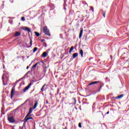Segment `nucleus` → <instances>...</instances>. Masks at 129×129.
I'll return each mask as SVG.
<instances>
[{"label": "nucleus", "instance_id": "473e14b6", "mask_svg": "<svg viewBox=\"0 0 129 129\" xmlns=\"http://www.w3.org/2000/svg\"><path fill=\"white\" fill-rule=\"evenodd\" d=\"M87 38V36H86V38Z\"/></svg>", "mask_w": 129, "mask_h": 129}, {"label": "nucleus", "instance_id": "9d476101", "mask_svg": "<svg viewBox=\"0 0 129 129\" xmlns=\"http://www.w3.org/2000/svg\"><path fill=\"white\" fill-rule=\"evenodd\" d=\"M21 33L19 32H16L14 37H18V36L21 35Z\"/></svg>", "mask_w": 129, "mask_h": 129}, {"label": "nucleus", "instance_id": "b1692460", "mask_svg": "<svg viewBox=\"0 0 129 129\" xmlns=\"http://www.w3.org/2000/svg\"><path fill=\"white\" fill-rule=\"evenodd\" d=\"M21 20L22 21H25V17H24V16L21 18Z\"/></svg>", "mask_w": 129, "mask_h": 129}, {"label": "nucleus", "instance_id": "aec40b11", "mask_svg": "<svg viewBox=\"0 0 129 129\" xmlns=\"http://www.w3.org/2000/svg\"><path fill=\"white\" fill-rule=\"evenodd\" d=\"M46 86V84H44L43 86H42V88L41 89V91L42 92H43L44 91V88Z\"/></svg>", "mask_w": 129, "mask_h": 129}, {"label": "nucleus", "instance_id": "7c9ffc66", "mask_svg": "<svg viewBox=\"0 0 129 129\" xmlns=\"http://www.w3.org/2000/svg\"><path fill=\"white\" fill-rule=\"evenodd\" d=\"M109 114V111H108V112L106 113V114Z\"/></svg>", "mask_w": 129, "mask_h": 129}, {"label": "nucleus", "instance_id": "a211bd4d", "mask_svg": "<svg viewBox=\"0 0 129 129\" xmlns=\"http://www.w3.org/2000/svg\"><path fill=\"white\" fill-rule=\"evenodd\" d=\"M90 11H92L93 13L94 12V8L92 7V6L90 7Z\"/></svg>", "mask_w": 129, "mask_h": 129}, {"label": "nucleus", "instance_id": "c756f323", "mask_svg": "<svg viewBox=\"0 0 129 129\" xmlns=\"http://www.w3.org/2000/svg\"><path fill=\"white\" fill-rule=\"evenodd\" d=\"M46 103L48 104V101H47V100H46Z\"/></svg>", "mask_w": 129, "mask_h": 129}, {"label": "nucleus", "instance_id": "4468645a", "mask_svg": "<svg viewBox=\"0 0 129 129\" xmlns=\"http://www.w3.org/2000/svg\"><path fill=\"white\" fill-rule=\"evenodd\" d=\"M42 56L44 57V58L47 57V53L46 51H44L43 53H42Z\"/></svg>", "mask_w": 129, "mask_h": 129}, {"label": "nucleus", "instance_id": "2f4dec72", "mask_svg": "<svg viewBox=\"0 0 129 129\" xmlns=\"http://www.w3.org/2000/svg\"><path fill=\"white\" fill-rule=\"evenodd\" d=\"M29 66H28V67H27V70H28V69H29Z\"/></svg>", "mask_w": 129, "mask_h": 129}, {"label": "nucleus", "instance_id": "423d86ee", "mask_svg": "<svg viewBox=\"0 0 129 129\" xmlns=\"http://www.w3.org/2000/svg\"><path fill=\"white\" fill-rule=\"evenodd\" d=\"M23 30L27 31L28 33L31 32V30L28 27H24Z\"/></svg>", "mask_w": 129, "mask_h": 129}, {"label": "nucleus", "instance_id": "4be33fe9", "mask_svg": "<svg viewBox=\"0 0 129 129\" xmlns=\"http://www.w3.org/2000/svg\"><path fill=\"white\" fill-rule=\"evenodd\" d=\"M72 99H73L75 101V103H74V104H76V102H77V100L75 98H72Z\"/></svg>", "mask_w": 129, "mask_h": 129}, {"label": "nucleus", "instance_id": "f3484780", "mask_svg": "<svg viewBox=\"0 0 129 129\" xmlns=\"http://www.w3.org/2000/svg\"><path fill=\"white\" fill-rule=\"evenodd\" d=\"M80 53L81 54V56L83 57V50L81 49L80 51Z\"/></svg>", "mask_w": 129, "mask_h": 129}, {"label": "nucleus", "instance_id": "393cba45", "mask_svg": "<svg viewBox=\"0 0 129 129\" xmlns=\"http://www.w3.org/2000/svg\"><path fill=\"white\" fill-rule=\"evenodd\" d=\"M4 75H3V76L2 77V80H3V82L4 85H5L6 84H4L5 81H4Z\"/></svg>", "mask_w": 129, "mask_h": 129}, {"label": "nucleus", "instance_id": "7ed1b4c3", "mask_svg": "<svg viewBox=\"0 0 129 129\" xmlns=\"http://www.w3.org/2000/svg\"><path fill=\"white\" fill-rule=\"evenodd\" d=\"M99 83L100 84V88H99L98 91H100L101 88L102 87V85L100 81H95L90 83L89 85H88L87 87L90 86V85H93V84H96Z\"/></svg>", "mask_w": 129, "mask_h": 129}, {"label": "nucleus", "instance_id": "f257e3e1", "mask_svg": "<svg viewBox=\"0 0 129 129\" xmlns=\"http://www.w3.org/2000/svg\"><path fill=\"white\" fill-rule=\"evenodd\" d=\"M32 115H27L24 118V122L22 127H20V129H26L25 123H26L29 119H33V117H31Z\"/></svg>", "mask_w": 129, "mask_h": 129}, {"label": "nucleus", "instance_id": "412c9836", "mask_svg": "<svg viewBox=\"0 0 129 129\" xmlns=\"http://www.w3.org/2000/svg\"><path fill=\"white\" fill-rule=\"evenodd\" d=\"M34 33H35V34H36V35L37 37H39L40 34H39V33H38V32H35Z\"/></svg>", "mask_w": 129, "mask_h": 129}, {"label": "nucleus", "instance_id": "ddd939ff", "mask_svg": "<svg viewBox=\"0 0 129 129\" xmlns=\"http://www.w3.org/2000/svg\"><path fill=\"white\" fill-rule=\"evenodd\" d=\"M32 108H30L29 109V112L27 113V116L30 115L32 113Z\"/></svg>", "mask_w": 129, "mask_h": 129}, {"label": "nucleus", "instance_id": "9b49d317", "mask_svg": "<svg viewBox=\"0 0 129 129\" xmlns=\"http://www.w3.org/2000/svg\"><path fill=\"white\" fill-rule=\"evenodd\" d=\"M83 34V30H81L80 33L79 34V38L81 39L82 37V35Z\"/></svg>", "mask_w": 129, "mask_h": 129}, {"label": "nucleus", "instance_id": "a878e982", "mask_svg": "<svg viewBox=\"0 0 129 129\" xmlns=\"http://www.w3.org/2000/svg\"><path fill=\"white\" fill-rule=\"evenodd\" d=\"M32 46V40L30 39V46L29 47H31Z\"/></svg>", "mask_w": 129, "mask_h": 129}, {"label": "nucleus", "instance_id": "bb28decb", "mask_svg": "<svg viewBox=\"0 0 129 129\" xmlns=\"http://www.w3.org/2000/svg\"><path fill=\"white\" fill-rule=\"evenodd\" d=\"M41 62L42 63V65H44V60H41Z\"/></svg>", "mask_w": 129, "mask_h": 129}, {"label": "nucleus", "instance_id": "c85d7f7f", "mask_svg": "<svg viewBox=\"0 0 129 129\" xmlns=\"http://www.w3.org/2000/svg\"><path fill=\"white\" fill-rule=\"evenodd\" d=\"M41 41L42 42H44L45 41V40L44 39H41Z\"/></svg>", "mask_w": 129, "mask_h": 129}, {"label": "nucleus", "instance_id": "6ab92c4d", "mask_svg": "<svg viewBox=\"0 0 129 129\" xmlns=\"http://www.w3.org/2000/svg\"><path fill=\"white\" fill-rule=\"evenodd\" d=\"M37 49H38V47H34V48H33V52L34 53V52H35L36 51H37Z\"/></svg>", "mask_w": 129, "mask_h": 129}, {"label": "nucleus", "instance_id": "2eb2a0df", "mask_svg": "<svg viewBox=\"0 0 129 129\" xmlns=\"http://www.w3.org/2000/svg\"><path fill=\"white\" fill-rule=\"evenodd\" d=\"M38 106V101H36L34 105L33 109H35Z\"/></svg>", "mask_w": 129, "mask_h": 129}, {"label": "nucleus", "instance_id": "f03ea898", "mask_svg": "<svg viewBox=\"0 0 129 129\" xmlns=\"http://www.w3.org/2000/svg\"><path fill=\"white\" fill-rule=\"evenodd\" d=\"M43 32L46 35H48L49 36H50L51 35V34H50V33L49 32V30L47 29V26L43 27Z\"/></svg>", "mask_w": 129, "mask_h": 129}, {"label": "nucleus", "instance_id": "dca6fc26", "mask_svg": "<svg viewBox=\"0 0 129 129\" xmlns=\"http://www.w3.org/2000/svg\"><path fill=\"white\" fill-rule=\"evenodd\" d=\"M74 49V46H72L70 50H69V53H71V52Z\"/></svg>", "mask_w": 129, "mask_h": 129}, {"label": "nucleus", "instance_id": "f8f14e48", "mask_svg": "<svg viewBox=\"0 0 129 129\" xmlns=\"http://www.w3.org/2000/svg\"><path fill=\"white\" fill-rule=\"evenodd\" d=\"M78 56V53H74L73 54V58L75 59L76 58V57H77Z\"/></svg>", "mask_w": 129, "mask_h": 129}, {"label": "nucleus", "instance_id": "6e6552de", "mask_svg": "<svg viewBox=\"0 0 129 129\" xmlns=\"http://www.w3.org/2000/svg\"><path fill=\"white\" fill-rule=\"evenodd\" d=\"M11 94V98H13V96L15 95V90H14V89H12Z\"/></svg>", "mask_w": 129, "mask_h": 129}, {"label": "nucleus", "instance_id": "5701e85b", "mask_svg": "<svg viewBox=\"0 0 129 129\" xmlns=\"http://www.w3.org/2000/svg\"><path fill=\"white\" fill-rule=\"evenodd\" d=\"M78 126L80 128H82V127L81 123H79Z\"/></svg>", "mask_w": 129, "mask_h": 129}, {"label": "nucleus", "instance_id": "20e7f679", "mask_svg": "<svg viewBox=\"0 0 129 129\" xmlns=\"http://www.w3.org/2000/svg\"><path fill=\"white\" fill-rule=\"evenodd\" d=\"M8 120L10 123H14L16 121L14 117L12 116H8Z\"/></svg>", "mask_w": 129, "mask_h": 129}, {"label": "nucleus", "instance_id": "0eeeda50", "mask_svg": "<svg viewBox=\"0 0 129 129\" xmlns=\"http://www.w3.org/2000/svg\"><path fill=\"white\" fill-rule=\"evenodd\" d=\"M124 96V95L122 94L120 95L119 96H118L117 97H115V99H121V98L123 97Z\"/></svg>", "mask_w": 129, "mask_h": 129}, {"label": "nucleus", "instance_id": "1a4fd4ad", "mask_svg": "<svg viewBox=\"0 0 129 129\" xmlns=\"http://www.w3.org/2000/svg\"><path fill=\"white\" fill-rule=\"evenodd\" d=\"M38 64H39V65H41L40 61H38L35 64L33 65V67H32V69H35V68H36Z\"/></svg>", "mask_w": 129, "mask_h": 129}, {"label": "nucleus", "instance_id": "cd10ccee", "mask_svg": "<svg viewBox=\"0 0 129 129\" xmlns=\"http://www.w3.org/2000/svg\"><path fill=\"white\" fill-rule=\"evenodd\" d=\"M103 17L104 18H105V13H104L103 14Z\"/></svg>", "mask_w": 129, "mask_h": 129}, {"label": "nucleus", "instance_id": "39448f33", "mask_svg": "<svg viewBox=\"0 0 129 129\" xmlns=\"http://www.w3.org/2000/svg\"><path fill=\"white\" fill-rule=\"evenodd\" d=\"M33 84V82H31L29 83V85L26 86L23 90V92H25L27 90H29V88Z\"/></svg>", "mask_w": 129, "mask_h": 129}]
</instances>
